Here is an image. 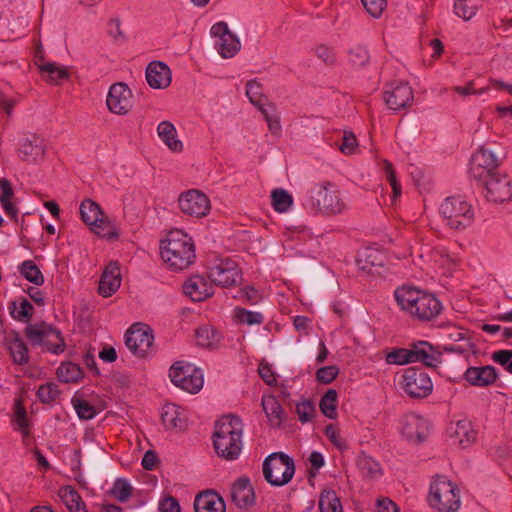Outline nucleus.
Here are the masks:
<instances>
[{
	"label": "nucleus",
	"mask_w": 512,
	"mask_h": 512,
	"mask_svg": "<svg viewBox=\"0 0 512 512\" xmlns=\"http://www.w3.org/2000/svg\"><path fill=\"white\" fill-rule=\"evenodd\" d=\"M320 512H342V504L334 490H323L319 497Z\"/></svg>",
	"instance_id": "ea45409f"
},
{
	"label": "nucleus",
	"mask_w": 512,
	"mask_h": 512,
	"mask_svg": "<svg viewBox=\"0 0 512 512\" xmlns=\"http://www.w3.org/2000/svg\"><path fill=\"white\" fill-rule=\"evenodd\" d=\"M430 506L438 512H456L460 507L459 489L444 476H437L430 485Z\"/></svg>",
	"instance_id": "20e7f679"
},
{
	"label": "nucleus",
	"mask_w": 512,
	"mask_h": 512,
	"mask_svg": "<svg viewBox=\"0 0 512 512\" xmlns=\"http://www.w3.org/2000/svg\"><path fill=\"white\" fill-rule=\"evenodd\" d=\"M262 408L272 427L278 428L285 419L284 410L278 400L273 395L263 396L261 401Z\"/></svg>",
	"instance_id": "473e14b6"
},
{
	"label": "nucleus",
	"mask_w": 512,
	"mask_h": 512,
	"mask_svg": "<svg viewBox=\"0 0 512 512\" xmlns=\"http://www.w3.org/2000/svg\"><path fill=\"white\" fill-rule=\"evenodd\" d=\"M258 371L260 377L267 385L273 386L274 384H276L277 380L270 365H268L267 363H261L259 365Z\"/></svg>",
	"instance_id": "774afa93"
},
{
	"label": "nucleus",
	"mask_w": 512,
	"mask_h": 512,
	"mask_svg": "<svg viewBox=\"0 0 512 512\" xmlns=\"http://www.w3.org/2000/svg\"><path fill=\"white\" fill-rule=\"evenodd\" d=\"M357 467L364 478L375 479L381 475L380 464L369 455L361 454L357 459Z\"/></svg>",
	"instance_id": "4c0bfd02"
},
{
	"label": "nucleus",
	"mask_w": 512,
	"mask_h": 512,
	"mask_svg": "<svg viewBox=\"0 0 512 512\" xmlns=\"http://www.w3.org/2000/svg\"><path fill=\"white\" fill-rule=\"evenodd\" d=\"M20 274L35 285L44 283V276L38 266L32 260H26L19 266Z\"/></svg>",
	"instance_id": "37998d69"
},
{
	"label": "nucleus",
	"mask_w": 512,
	"mask_h": 512,
	"mask_svg": "<svg viewBox=\"0 0 512 512\" xmlns=\"http://www.w3.org/2000/svg\"><path fill=\"white\" fill-rule=\"evenodd\" d=\"M409 350L411 363L420 362L426 367L436 368L442 362V352L428 341L412 342Z\"/></svg>",
	"instance_id": "f3484780"
},
{
	"label": "nucleus",
	"mask_w": 512,
	"mask_h": 512,
	"mask_svg": "<svg viewBox=\"0 0 512 512\" xmlns=\"http://www.w3.org/2000/svg\"><path fill=\"white\" fill-rule=\"evenodd\" d=\"M121 285L120 267L117 262H111L102 272L98 293L107 298L112 296Z\"/></svg>",
	"instance_id": "4be33fe9"
},
{
	"label": "nucleus",
	"mask_w": 512,
	"mask_h": 512,
	"mask_svg": "<svg viewBox=\"0 0 512 512\" xmlns=\"http://www.w3.org/2000/svg\"><path fill=\"white\" fill-rule=\"evenodd\" d=\"M401 386L411 398H425L433 389L428 374L416 367H410L404 371Z\"/></svg>",
	"instance_id": "9d476101"
},
{
	"label": "nucleus",
	"mask_w": 512,
	"mask_h": 512,
	"mask_svg": "<svg viewBox=\"0 0 512 512\" xmlns=\"http://www.w3.org/2000/svg\"><path fill=\"white\" fill-rule=\"evenodd\" d=\"M489 202L502 203L512 198V181L506 174H497L480 182Z\"/></svg>",
	"instance_id": "4468645a"
},
{
	"label": "nucleus",
	"mask_w": 512,
	"mask_h": 512,
	"mask_svg": "<svg viewBox=\"0 0 512 512\" xmlns=\"http://www.w3.org/2000/svg\"><path fill=\"white\" fill-rule=\"evenodd\" d=\"M57 377L61 382H77L83 377L81 367L73 362H63L57 369Z\"/></svg>",
	"instance_id": "58836bf2"
},
{
	"label": "nucleus",
	"mask_w": 512,
	"mask_h": 512,
	"mask_svg": "<svg viewBox=\"0 0 512 512\" xmlns=\"http://www.w3.org/2000/svg\"><path fill=\"white\" fill-rule=\"evenodd\" d=\"M246 95L250 102L259 110H262L263 107H267L268 100L262 93L261 84L256 80H250L246 83Z\"/></svg>",
	"instance_id": "a19ab883"
},
{
	"label": "nucleus",
	"mask_w": 512,
	"mask_h": 512,
	"mask_svg": "<svg viewBox=\"0 0 512 512\" xmlns=\"http://www.w3.org/2000/svg\"><path fill=\"white\" fill-rule=\"evenodd\" d=\"M160 255L165 264L173 271L188 268L195 260V247L190 237L180 230L171 231L161 241Z\"/></svg>",
	"instance_id": "f03ea898"
},
{
	"label": "nucleus",
	"mask_w": 512,
	"mask_h": 512,
	"mask_svg": "<svg viewBox=\"0 0 512 512\" xmlns=\"http://www.w3.org/2000/svg\"><path fill=\"white\" fill-rule=\"evenodd\" d=\"M383 170L387 181L392 187L394 197L401 195V185L396 178V173L393 169V165L388 160L383 161Z\"/></svg>",
	"instance_id": "4d7b16f0"
},
{
	"label": "nucleus",
	"mask_w": 512,
	"mask_h": 512,
	"mask_svg": "<svg viewBox=\"0 0 512 512\" xmlns=\"http://www.w3.org/2000/svg\"><path fill=\"white\" fill-rule=\"evenodd\" d=\"M161 420L167 429L183 430L187 424V416L184 410L172 403H168L163 406Z\"/></svg>",
	"instance_id": "7c9ffc66"
},
{
	"label": "nucleus",
	"mask_w": 512,
	"mask_h": 512,
	"mask_svg": "<svg viewBox=\"0 0 512 512\" xmlns=\"http://www.w3.org/2000/svg\"><path fill=\"white\" fill-rule=\"evenodd\" d=\"M260 112L264 116V118L268 124L269 130L273 134H278L281 130V125H280V118L276 111L275 105L272 103H268L267 107H263V109L260 110Z\"/></svg>",
	"instance_id": "6e6d98bb"
},
{
	"label": "nucleus",
	"mask_w": 512,
	"mask_h": 512,
	"mask_svg": "<svg viewBox=\"0 0 512 512\" xmlns=\"http://www.w3.org/2000/svg\"><path fill=\"white\" fill-rule=\"evenodd\" d=\"M15 429L20 431L24 438L30 435L29 421L27 419V412L25 407L21 404L20 401H16L15 403V411H14V419H13Z\"/></svg>",
	"instance_id": "de8ad7c7"
},
{
	"label": "nucleus",
	"mask_w": 512,
	"mask_h": 512,
	"mask_svg": "<svg viewBox=\"0 0 512 512\" xmlns=\"http://www.w3.org/2000/svg\"><path fill=\"white\" fill-rule=\"evenodd\" d=\"M194 510L195 512H226V505L216 492L203 491L195 497Z\"/></svg>",
	"instance_id": "cd10ccee"
},
{
	"label": "nucleus",
	"mask_w": 512,
	"mask_h": 512,
	"mask_svg": "<svg viewBox=\"0 0 512 512\" xmlns=\"http://www.w3.org/2000/svg\"><path fill=\"white\" fill-rule=\"evenodd\" d=\"M234 319L239 324L261 325L264 321V316L260 312L236 307L234 310Z\"/></svg>",
	"instance_id": "a18cd8bd"
},
{
	"label": "nucleus",
	"mask_w": 512,
	"mask_h": 512,
	"mask_svg": "<svg viewBox=\"0 0 512 512\" xmlns=\"http://www.w3.org/2000/svg\"><path fill=\"white\" fill-rule=\"evenodd\" d=\"M307 206L324 215H337L347 209L335 184L326 181L315 184L308 191Z\"/></svg>",
	"instance_id": "7ed1b4c3"
},
{
	"label": "nucleus",
	"mask_w": 512,
	"mask_h": 512,
	"mask_svg": "<svg viewBox=\"0 0 512 512\" xmlns=\"http://www.w3.org/2000/svg\"><path fill=\"white\" fill-rule=\"evenodd\" d=\"M358 147L356 136L351 131H344L342 143L339 146L340 151L345 155L355 153Z\"/></svg>",
	"instance_id": "bf43d9fd"
},
{
	"label": "nucleus",
	"mask_w": 512,
	"mask_h": 512,
	"mask_svg": "<svg viewBox=\"0 0 512 512\" xmlns=\"http://www.w3.org/2000/svg\"><path fill=\"white\" fill-rule=\"evenodd\" d=\"M383 98L389 109L398 111L411 106L414 93L408 83L392 82L386 85Z\"/></svg>",
	"instance_id": "2eb2a0df"
},
{
	"label": "nucleus",
	"mask_w": 512,
	"mask_h": 512,
	"mask_svg": "<svg viewBox=\"0 0 512 512\" xmlns=\"http://www.w3.org/2000/svg\"><path fill=\"white\" fill-rule=\"evenodd\" d=\"M454 11L457 16L464 20H470L476 14L474 7H469L465 2L461 1H455Z\"/></svg>",
	"instance_id": "69168bd1"
},
{
	"label": "nucleus",
	"mask_w": 512,
	"mask_h": 512,
	"mask_svg": "<svg viewBox=\"0 0 512 512\" xmlns=\"http://www.w3.org/2000/svg\"><path fill=\"white\" fill-rule=\"evenodd\" d=\"M60 396L58 385L53 382H48L41 385L37 390V397L42 403L50 404Z\"/></svg>",
	"instance_id": "5fc2aeb1"
},
{
	"label": "nucleus",
	"mask_w": 512,
	"mask_h": 512,
	"mask_svg": "<svg viewBox=\"0 0 512 512\" xmlns=\"http://www.w3.org/2000/svg\"><path fill=\"white\" fill-rule=\"evenodd\" d=\"M465 379L473 386L485 387L496 381L497 373L490 365L469 367L465 372Z\"/></svg>",
	"instance_id": "c756f323"
},
{
	"label": "nucleus",
	"mask_w": 512,
	"mask_h": 512,
	"mask_svg": "<svg viewBox=\"0 0 512 512\" xmlns=\"http://www.w3.org/2000/svg\"><path fill=\"white\" fill-rule=\"evenodd\" d=\"M154 336L149 326L133 324L125 333L126 347L137 357H146L152 347Z\"/></svg>",
	"instance_id": "9b49d317"
},
{
	"label": "nucleus",
	"mask_w": 512,
	"mask_h": 512,
	"mask_svg": "<svg viewBox=\"0 0 512 512\" xmlns=\"http://www.w3.org/2000/svg\"><path fill=\"white\" fill-rule=\"evenodd\" d=\"M157 134L172 152L178 153L183 150V144L177 138V130L170 121L160 122L157 127Z\"/></svg>",
	"instance_id": "72a5a7b5"
},
{
	"label": "nucleus",
	"mask_w": 512,
	"mask_h": 512,
	"mask_svg": "<svg viewBox=\"0 0 512 512\" xmlns=\"http://www.w3.org/2000/svg\"><path fill=\"white\" fill-rule=\"evenodd\" d=\"M401 433L409 442L421 443L428 435V424L424 418L409 414L402 420Z\"/></svg>",
	"instance_id": "6ab92c4d"
},
{
	"label": "nucleus",
	"mask_w": 512,
	"mask_h": 512,
	"mask_svg": "<svg viewBox=\"0 0 512 512\" xmlns=\"http://www.w3.org/2000/svg\"><path fill=\"white\" fill-rule=\"evenodd\" d=\"M160 512H180V505L175 497L167 496L159 502Z\"/></svg>",
	"instance_id": "338daca9"
},
{
	"label": "nucleus",
	"mask_w": 512,
	"mask_h": 512,
	"mask_svg": "<svg viewBox=\"0 0 512 512\" xmlns=\"http://www.w3.org/2000/svg\"><path fill=\"white\" fill-rule=\"evenodd\" d=\"M5 344L15 364L25 365L29 362L28 348L17 332L8 333L5 336Z\"/></svg>",
	"instance_id": "2f4dec72"
},
{
	"label": "nucleus",
	"mask_w": 512,
	"mask_h": 512,
	"mask_svg": "<svg viewBox=\"0 0 512 512\" xmlns=\"http://www.w3.org/2000/svg\"><path fill=\"white\" fill-rule=\"evenodd\" d=\"M337 392L334 389H329L321 398L319 407L321 412L330 419L337 417Z\"/></svg>",
	"instance_id": "c03bdc74"
},
{
	"label": "nucleus",
	"mask_w": 512,
	"mask_h": 512,
	"mask_svg": "<svg viewBox=\"0 0 512 512\" xmlns=\"http://www.w3.org/2000/svg\"><path fill=\"white\" fill-rule=\"evenodd\" d=\"M209 279L217 286L231 287L241 280V271L235 261L229 258L217 259L210 267Z\"/></svg>",
	"instance_id": "f8f14e48"
},
{
	"label": "nucleus",
	"mask_w": 512,
	"mask_h": 512,
	"mask_svg": "<svg viewBox=\"0 0 512 512\" xmlns=\"http://www.w3.org/2000/svg\"><path fill=\"white\" fill-rule=\"evenodd\" d=\"M19 152L25 160H41L46 152L44 140L35 134L26 136L19 143Z\"/></svg>",
	"instance_id": "c85d7f7f"
},
{
	"label": "nucleus",
	"mask_w": 512,
	"mask_h": 512,
	"mask_svg": "<svg viewBox=\"0 0 512 512\" xmlns=\"http://www.w3.org/2000/svg\"><path fill=\"white\" fill-rule=\"evenodd\" d=\"M133 487L125 478H117L110 490V494L119 502H126L131 496Z\"/></svg>",
	"instance_id": "49530a36"
},
{
	"label": "nucleus",
	"mask_w": 512,
	"mask_h": 512,
	"mask_svg": "<svg viewBox=\"0 0 512 512\" xmlns=\"http://www.w3.org/2000/svg\"><path fill=\"white\" fill-rule=\"evenodd\" d=\"M197 345L207 349H215L221 342L220 332L210 325L199 327L195 331Z\"/></svg>",
	"instance_id": "f704fd0d"
},
{
	"label": "nucleus",
	"mask_w": 512,
	"mask_h": 512,
	"mask_svg": "<svg viewBox=\"0 0 512 512\" xmlns=\"http://www.w3.org/2000/svg\"><path fill=\"white\" fill-rule=\"evenodd\" d=\"M409 346L407 348H392L386 353L385 361L390 365H406L411 363Z\"/></svg>",
	"instance_id": "603ef678"
},
{
	"label": "nucleus",
	"mask_w": 512,
	"mask_h": 512,
	"mask_svg": "<svg viewBox=\"0 0 512 512\" xmlns=\"http://www.w3.org/2000/svg\"><path fill=\"white\" fill-rule=\"evenodd\" d=\"M451 437L462 447H466L476 439V432L468 420H460L455 424Z\"/></svg>",
	"instance_id": "e433bc0d"
},
{
	"label": "nucleus",
	"mask_w": 512,
	"mask_h": 512,
	"mask_svg": "<svg viewBox=\"0 0 512 512\" xmlns=\"http://www.w3.org/2000/svg\"><path fill=\"white\" fill-rule=\"evenodd\" d=\"M146 80L151 88H167L171 83V70L162 61H152L146 68Z\"/></svg>",
	"instance_id": "412c9836"
},
{
	"label": "nucleus",
	"mask_w": 512,
	"mask_h": 512,
	"mask_svg": "<svg viewBox=\"0 0 512 512\" xmlns=\"http://www.w3.org/2000/svg\"><path fill=\"white\" fill-rule=\"evenodd\" d=\"M184 293L193 301H203L213 295V287L203 276L190 277L183 285Z\"/></svg>",
	"instance_id": "393cba45"
},
{
	"label": "nucleus",
	"mask_w": 512,
	"mask_h": 512,
	"mask_svg": "<svg viewBox=\"0 0 512 512\" xmlns=\"http://www.w3.org/2000/svg\"><path fill=\"white\" fill-rule=\"evenodd\" d=\"M439 212L446 225L453 230H464L474 220L472 205L459 196L447 197L440 205Z\"/></svg>",
	"instance_id": "39448f33"
},
{
	"label": "nucleus",
	"mask_w": 512,
	"mask_h": 512,
	"mask_svg": "<svg viewBox=\"0 0 512 512\" xmlns=\"http://www.w3.org/2000/svg\"><path fill=\"white\" fill-rule=\"evenodd\" d=\"M423 290L414 286L403 285L394 291V298L400 309L410 316L418 306V300L422 296Z\"/></svg>",
	"instance_id": "a878e982"
},
{
	"label": "nucleus",
	"mask_w": 512,
	"mask_h": 512,
	"mask_svg": "<svg viewBox=\"0 0 512 512\" xmlns=\"http://www.w3.org/2000/svg\"><path fill=\"white\" fill-rule=\"evenodd\" d=\"M24 334L32 346H43L53 354L65 350L66 344L60 330L46 322L27 325Z\"/></svg>",
	"instance_id": "423d86ee"
},
{
	"label": "nucleus",
	"mask_w": 512,
	"mask_h": 512,
	"mask_svg": "<svg viewBox=\"0 0 512 512\" xmlns=\"http://www.w3.org/2000/svg\"><path fill=\"white\" fill-rule=\"evenodd\" d=\"M231 499L240 509L254 504L255 494L248 478L240 477L234 482L231 488Z\"/></svg>",
	"instance_id": "b1692460"
},
{
	"label": "nucleus",
	"mask_w": 512,
	"mask_h": 512,
	"mask_svg": "<svg viewBox=\"0 0 512 512\" xmlns=\"http://www.w3.org/2000/svg\"><path fill=\"white\" fill-rule=\"evenodd\" d=\"M263 476L272 486H284L291 481L295 473L293 459L282 453L270 454L263 462Z\"/></svg>",
	"instance_id": "0eeeda50"
},
{
	"label": "nucleus",
	"mask_w": 512,
	"mask_h": 512,
	"mask_svg": "<svg viewBox=\"0 0 512 512\" xmlns=\"http://www.w3.org/2000/svg\"><path fill=\"white\" fill-rule=\"evenodd\" d=\"M339 374V369L335 365L324 366L317 370L316 379L323 384L331 383Z\"/></svg>",
	"instance_id": "052dcab7"
},
{
	"label": "nucleus",
	"mask_w": 512,
	"mask_h": 512,
	"mask_svg": "<svg viewBox=\"0 0 512 512\" xmlns=\"http://www.w3.org/2000/svg\"><path fill=\"white\" fill-rule=\"evenodd\" d=\"M58 495L69 511H72L74 508H77L78 505L84 502L80 494L72 486L69 485L61 487L59 489Z\"/></svg>",
	"instance_id": "3c124183"
},
{
	"label": "nucleus",
	"mask_w": 512,
	"mask_h": 512,
	"mask_svg": "<svg viewBox=\"0 0 512 512\" xmlns=\"http://www.w3.org/2000/svg\"><path fill=\"white\" fill-rule=\"evenodd\" d=\"M178 205L182 213L195 218L205 217L211 209L209 198L198 189L181 193Z\"/></svg>",
	"instance_id": "ddd939ff"
},
{
	"label": "nucleus",
	"mask_w": 512,
	"mask_h": 512,
	"mask_svg": "<svg viewBox=\"0 0 512 512\" xmlns=\"http://www.w3.org/2000/svg\"><path fill=\"white\" fill-rule=\"evenodd\" d=\"M443 310L442 303L432 294L423 291L418 300V306L414 309L411 317L427 322L435 319Z\"/></svg>",
	"instance_id": "aec40b11"
},
{
	"label": "nucleus",
	"mask_w": 512,
	"mask_h": 512,
	"mask_svg": "<svg viewBox=\"0 0 512 512\" xmlns=\"http://www.w3.org/2000/svg\"><path fill=\"white\" fill-rule=\"evenodd\" d=\"M325 435L338 449L342 450L347 448L345 440L342 439L339 430L333 424H329L325 427Z\"/></svg>",
	"instance_id": "e2e57ef3"
},
{
	"label": "nucleus",
	"mask_w": 512,
	"mask_h": 512,
	"mask_svg": "<svg viewBox=\"0 0 512 512\" xmlns=\"http://www.w3.org/2000/svg\"><path fill=\"white\" fill-rule=\"evenodd\" d=\"M37 65L42 73L48 74L49 81L52 83L69 78L68 71L63 67L57 66L55 63H37Z\"/></svg>",
	"instance_id": "8fccbe9b"
},
{
	"label": "nucleus",
	"mask_w": 512,
	"mask_h": 512,
	"mask_svg": "<svg viewBox=\"0 0 512 512\" xmlns=\"http://www.w3.org/2000/svg\"><path fill=\"white\" fill-rule=\"evenodd\" d=\"M499 165L500 160L495 153L486 147H481L472 156L469 172L471 177L480 183L499 174Z\"/></svg>",
	"instance_id": "1a4fd4ad"
},
{
	"label": "nucleus",
	"mask_w": 512,
	"mask_h": 512,
	"mask_svg": "<svg viewBox=\"0 0 512 512\" xmlns=\"http://www.w3.org/2000/svg\"><path fill=\"white\" fill-rule=\"evenodd\" d=\"M80 216L82 221L88 226L105 229L107 225H110L101 207L91 199L82 201L80 205Z\"/></svg>",
	"instance_id": "5701e85b"
},
{
	"label": "nucleus",
	"mask_w": 512,
	"mask_h": 512,
	"mask_svg": "<svg viewBox=\"0 0 512 512\" xmlns=\"http://www.w3.org/2000/svg\"><path fill=\"white\" fill-rule=\"evenodd\" d=\"M296 413L302 423L312 420L315 414V406L310 400H304L296 405Z\"/></svg>",
	"instance_id": "13d9d810"
},
{
	"label": "nucleus",
	"mask_w": 512,
	"mask_h": 512,
	"mask_svg": "<svg viewBox=\"0 0 512 512\" xmlns=\"http://www.w3.org/2000/svg\"><path fill=\"white\" fill-rule=\"evenodd\" d=\"M316 55L326 64H333L336 60L334 49L327 45H319L316 48Z\"/></svg>",
	"instance_id": "0e129e2a"
},
{
	"label": "nucleus",
	"mask_w": 512,
	"mask_h": 512,
	"mask_svg": "<svg viewBox=\"0 0 512 512\" xmlns=\"http://www.w3.org/2000/svg\"><path fill=\"white\" fill-rule=\"evenodd\" d=\"M348 60L354 67H364L369 63L370 55L365 46L357 44L349 49Z\"/></svg>",
	"instance_id": "09e8293b"
},
{
	"label": "nucleus",
	"mask_w": 512,
	"mask_h": 512,
	"mask_svg": "<svg viewBox=\"0 0 512 512\" xmlns=\"http://www.w3.org/2000/svg\"><path fill=\"white\" fill-rule=\"evenodd\" d=\"M169 377L176 386L189 393H197L204 382L200 369L182 361H178L171 366Z\"/></svg>",
	"instance_id": "6e6552de"
},
{
	"label": "nucleus",
	"mask_w": 512,
	"mask_h": 512,
	"mask_svg": "<svg viewBox=\"0 0 512 512\" xmlns=\"http://www.w3.org/2000/svg\"><path fill=\"white\" fill-rule=\"evenodd\" d=\"M8 309L12 318L23 323L30 322L34 312L33 305L23 296L11 301Z\"/></svg>",
	"instance_id": "c9c22d12"
},
{
	"label": "nucleus",
	"mask_w": 512,
	"mask_h": 512,
	"mask_svg": "<svg viewBox=\"0 0 512 512\" xmlns=\"http://www.w3.org/2000/svg\"><path fill=\"white\" fill-rule=\"evenodd\" d=\"M211 35L219 38L216 46L218 53L223 58H232L239 52L241 43L238 37L229 30L227 23L221 21L214 24L211 28Z\"/></svg>",
	"instance_id": "dca6fc26"
},
{
	"label": "nucleus",
	"mask_w": 512,
	"mask_h": 512,
	"mask_svg": "<svg viewBox=\"0 0 512 512\" xmlns=\"http://www.w3.org/2000/svg\"><path fill=\"white\" fill-rule=\"evenodd\" d=\"M271 203L275 211L284 213L291 208L293 198L286 190L277 188L271 192Z\"/></svg>",
	"instance_id": "79ce46f5"
},
{
	"label": "nucleus",
	"mask_w": 512,
	"mask_h": 512,
	"mask_svg": "<svg viewBox=\"0 0 512 512\" xmlns=\"http://www.w3.org/2000/svg\"><path fill=\"white\" fill-rule=\"evenodd\" d=\"M72 405L81 420L93 419L97 413L95 407L87 400L74 397L72 398Z\"/></svg>",
	"instance_id": "864d4df0"
},
{
	"label": "nucleus",
	"mask_w": 512,
	"mask_h": 512,
	"mask_svg": "<svg viewBox=\"0 0 512 512\" xmlns=\"http://www.w3.org/2000/svg\"><path fill=\"white\" fill-rule=\"evenodd\" d=\"M243 423L240 417L227 415L220 418L213 433V447L216 454L227 460H236L243 447Z\"/></svg>",
	"instance_id": "f257e3e1"
},
{
	"label": "nucleus",
	"mask_w": 512,
	"mask_h": 512,
	"mask_svg": "<svg viewBox=\"0 0 512 512\" xmlns=\"http://www.w3.org/2000/svg\"><path fill=\"white\" fill-rule=\"evenodd\" d=\"M132 92L122 82L113 84L108 92L106 104L110 112L125 115L132 108Z\"/></svg>",
	"instance_id": "a211bd4d"
},
{
	"label": "nucleus",
	"mask_w": 512,
	"mask_h": 512,
	"mask_svg": "<svg viewBox=\"0 0 512 512\" xmlns=\"http://www.w3.org/2000/svg\"><path fill=\"white\" fill-rule=\"evenodd\" d=\"M385 261V254L375 248H365L357 257L359 268L371 274H380L379 269L383 267Z\"/></svg>",
	"instance_id": "bb28decb"
},
{
	"label": "nucleus",
	"mask_w": 512,
	"mask_h": 512,
	"mask_svg": "<svg viewBox=\"0 0 512 512\" xmlns=\"http://www.w3.org/2000/svg\"><path fill=\"white\" fill-rule=\"evenodd\" d=\"M366 11L374 18H379L386 5L387 0H361Z\"/></svg>",
	"instance_id": "680f3d73"
}]
</instances>
